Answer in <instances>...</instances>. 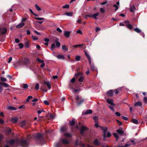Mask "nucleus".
<instances>
[{"label": "nucleus", "mask_w": 147, "mask_h": 147, "mask_svg": "<svg viewBox=\"0 0 147 147\" xmlns=\"http://www.w3.org/2000/svg\"><path fill=\"white\" fill-rule=\"evenodd\" d=\"M109 107L112 111H114L115 109L113 107L109 105Z\"/></svg>", "instance_id": "obj_59"}, {"label": "nucleus", "mask_w": 147, "mask_h": 147, "mask_svg": "<svg viewBox=\"0 0 147 147\" xmlns=\"http://www.w3.org/2000/svg\"><path fill=\"white\" fill-rule=\"evenodd\" d=\"M2 82H6L7 80L5 78L1 77L0 78Z\"/></svg>", "instance_id": "obj_46"}, {"label": "nucleus", "mask_w": 147, "mask_h": 147, "mask_svg": "<svg viewBox=\"0 0 147 147\" xmlns=\"http://www.w3.org/2000/svg\"><path fill=\"white\" fill-rule=\"evenodd\" d=\"M84 99H82L80 100L79 101H77L76 102L77 105H81L84 101Z\"/></svg>", "instance_id": "obj_20"}, {"label": "nucleus", "mask_w": 147, "mask_h": 147, "mask_svg": "<svg viewBox=\"0 0 147 147\" xmlns=\"http://www.w3.org/2000/svg\"><path fill=\"white\" fill-rule=\"evenodd\" d=\"M75 86L76 87L74 88V92L77 93L80 89L79 88V86H77V87L76 86Z\"/></svg>", "instance_id": "obj_31"}, {"label": "nucleus", "mask_w": 147, "mask_h": 147, "mask_svg": "<svg viewBox=\"0 0 147 147\" xmlns=\"http://www.w3.org/2000/svg\"><path fill=\"white\" fill-rule=\"evenodd\" d=\"M25 24L24 23H21L18 24L16 26L17 28H20L23 27L24 25Z\"/></svg>", "instance_id": "obj_18"}, {"label": "nucleus", "mask_w": 147, "mask_h": 147, "mask_svg": "<svg viewBox=\"0 0 147 147\" xmlns=\"http://www.w3.org/2000/svg\"><path fill=\"white\" fill-rule=\"evenodd\" d=\"M100 128L101 130L103 131L104 140H105L106 138V134L107 130V128L106 127H103L102 126H100Z\"/></svg>", "instance_id": "obj_6"}, {"label": "nucleus", "mask_w": 147, "mask_h": 147, "mask_svg": "<svg viewBox=\"0 0 147 147\" xmlns=\"http://www.w3.org/2000/svg\"><path fill=\"white\" fill-rule=\"evenodd\" d=\"M135 9V7L134 5L130 6V11L131 12H134V9Z\"/></svg>", "instance_id": "obj_24"}, {"label": "nucleus", "mask_w": 147, "mask_h": 147, "mask_svg": "<svg viewBox=\"0 0 147 147\" xmlns=\"http://www.w3.org/2000/svg\"><path fill=\"white\" fill-rule=\"evenodd\" d=\"M131 122L133 123L137 124H138V122L137 120L135 119H132L131 120Z\"/></svg>", "instance_id": "obj_27"}, {"label": "nucleus", "mask_w": 147, "mask_h": 147, "mask_svg": "<svg viewBox=\"0 0 147 147\" xmlns=\"http://www.w3.org/2000/svg\"><path fill=\"white\" fill-rule=\"evenodd\" d=\"M56 43V46L57 47H59L61 45L59 42L57 41V40H56L55 41Z\"/></svg>", "instance_id": "obj_34"}, {"label": "nucleus", "mask_w": 147, "mask_h": 147, "mask_svg": "<svg viewBox=\"0 0 147 147\" xmlns=\"http://www.w3.org/2000/svg\"><path fill=\"white\" fill-rule=\"evenodd\" d=\"M69 125L72 126L74 125V118L72 119L71 121H69Z\"/></svg>", "instance_id": "obj_38"}, {"label": "nucleus", "mask_w": 147, "mask_h": 147, "mask_svg": "<svg viewBox=\"0 0 147 147\" xmlns=\"http://www.w3.org/2000/svg\"><path fill=\"white\" fill-rule=\"evenodd\" d=\"M83 46V44H80V45H74V48H77V47H79L80 48H81Z\"/></svg>", "instance_id": "obj_30"}, {"label": "nucleus", "mask_w": 147, "mask_h": 147, "mask_svg": "<svg viewBox=\"0 0 147 147\" xmlns=\"http://www.w3.org/2000/svg\"><path fill=\"white\" fill-rule=\"evenodd\" d=\"M40 89L41 90L45 92H47V90L46 88L44 87V86H42V87H41L40 88Z\"/></svg>", "instance_id": "obj_40"}, {"label": "nucleus", "mask_w": 147, "mask_h": 147, "mask_svg": "<svg viewBox=\"0 0 147 147\" xmlns=\"http://www.w3.org/2000/svg\"><path fill=\"white\" fill-rule=\"evenodd\" d=\"M32 39L34 40H38V38L34 36L33 35L32 36Z\"/></svg>", "instance_id": "obj_57"}, {"label": "nucleus", "mask_w": 147, "mask_h": 147, "mask_svg": "<svg viewBox=\"0 0 147 147\" xmlns=\"http://www.w3.org/2000/svg\"><path fill=\"white\" fill-rule=\"evenodd\" d=\"M26 123V122L25 121H23L21 123L20 125L22 127H23L25 125Z\"/></svg>", "instance_id": "obj_36"}, {"label": "nucleus", "mask_w": 147, "mask_h": 147, "mask_svg": "<svg viewBox=\"0 0 147 147\" xmlns=\"http://www.w3.org/2000/svg\"><path fill=\"white\" fill-rule=\"evenodd\" d=\"M92 111L91 109H87L86 111L84 112V114L87 115L89 114H91L92 113Z\"/></svg>", "instance_id": "obj_17"}, {"label": "nucleus", "mask_w": 147, "mask_h": 147, "mask_svg": "<svg viewBox=\"0 0 147 147\" xmlns=\"http://www.w3.org/2000/svg\"><path fill=\"white\" fill-rule=\"evenodd\" d=\"M74 83V77L71 79V82L69 83V88L72 90V92L74 93V88L73 84Z\"/></svg>", "instance_id": "obj_7"}, {"label": "nucleus", "mask_w": 147, "mask_h": 147, "mask_svg": "<svg viewBox=\"0 0 147 147\" xmlns=\"http://www.w3.org/2000/svg\"><path fill=\"white\" fill-rule=\"evenodd\" d=\"M8 142L11 146L13 147H17L19 145L22 147H28V143L26 140L22 139L20 140L18 139H11Z\"/></svg>", "instance_id": "obj_1"}, {"label": "nucleus", "mask_w": 147, "mask_h": 147, "mask_svg": "<svg viewBox=\"0 0 147 147\" xmlns=\"http://www.w3.org/2000/svg\"><path fill=\"white\" fill-rule=\"evenodd\" d=\"M142 105V103L139 101L136 102L135 103L134 105L135 107L136 106H140Z\"/></svg>", "instance_id": "obj_29"}, {"label": "nucleus", "mask_w": 147, "mask_h": 147, "mask_svg": "<svg viewBox=\"0 0 147 147\" xmlns=\"http://www.w3.org/2000/svg\"><path fill=\"white\" fill-rule=\"evenodd\" d=\"M113 94V93L112 90H111L107 93V95L108 96H112Z\"/></svg>", "instance_id": "obj_15"}, {"label": "nucleus", "mask_w": 147, "mask_h": 147, "mask_svg": "<svg viewBox=\"0 0 147 147\" xmlns=\"http://www.w3.org/2000/svg\"><path fill=\"white\" fill-rule=\"evenodd\" d=\"M23 88L24 89L27 88L28 87V85L27 84H24L23 85Z\"/></svg>", "instance_id": "obj_56"}, {"label": "nucleus", "mask_w": 147, "mask_h": 147, "mask_svg": "<svg viewBox=\"0 0 147 147\" xmlns=\"http://www.w3.org/2000/svg\"><path fill=\"white\" fill-rule=\"evenodd\" d=\"M116 132L121 135H123L124 133V131L121 128L117 129Z\"/></svg>", "instance_id": "obj_11"}, {"label": "nucleus", "mask_w": 147, "mask_h": 147, "mask_svg": "<svg viewBox=\"0 0 147 147\" xmlns=\"http://www.w3.org/2000/svg\"><path fill=\"white\" fill-rule=\"evenodd\" d=\"M67 127L66 126H62L60 128V131L63 134L65 132H66L67 130Z\"/></svg>", "instance_id": "obj_10"}, {"label": "nucleus", "mask_w": 147, "mask_h": 147, "mask_svg": "<svg viewBox=\"0 0 147 147\" xmlns=\"http://www.w3.org/2000/svg\"><path fill=\"white\" fill-rule=\"evenodd\" d=\"M39 84L38 83H37L35 86V88L36 90H38L39 89Z\"/></svg>", "instance_id": "obj_51"}, {"label": "nucleus", "mask_w": 147, "mask_h": 147, "mask_svg": "<svg viewBox=\"0 0 147 147\" xmlns=\"http://www.w3.org/2000/svg\"><path fill=\"white\" fill-rule=\"evenodd\" d=\"M134 31L138 33H140L141 32V30L138 28H134Z\"/></svg>", "instance_id": "obj_22"}, {"label": "nucleus", "mask_w": 147, "mask_h": 147, "mask_svg": "<svg viewBox=\"0 0 147 147\" xmlns=\"http://www.w3.org/2000/svg\"><path fill=\"white\" fill-rule=\"evenodd\" d=\"M44 84L46 85L47 86V87L49 89H51V85L50 83L49 82L44 81Z\"/></svg>", "instance_id": "obj_14"}, {"label": "nucleus", "mask_w": 147, "mask_h": 147, "mask_svg": "<svg viewBox=\"0 0 147 147\" xmlns=\"http://www.w3.org/2000/svg\"><path fill=\"white\" fill-rule=\"evenodd\" d=\"M62 135L64 136L67 138H71L73 136L72 134L67 132H65Z\"/></svg>", "instance_id": "obj_9"}, {"label": "nucleus", "mask_w": 147, "mask_h": 147, "mask_svg": "<svg viewBox=\"0 0 147 147\" xmlns=\"http://www.w3.org/2000/svg\"><path fill=\"white\" fill-rule=\"evenodd\" d=\"M84 52L85 55L87 57L88 59L90 58V57L89 54L88 53H87L86 52V51H84Z\"/></svg>", "instance_id": "obj_47"}, {"label": "nucleus", "mask_w": 147, "mask_h": 147, "mask_svg": "<svg viewBox=\"0 0 147 147\" xmlns=\"http://www.w3.org/2000/svg\"><path fill=\"white\" fill-rule=\"evenodd\" d=\"M93 119L94 120L96 123H97L98 119V117L96 116H94L93 117Z\"/></svg>", "instance_id": "obj_45"}, {"label": "nucleus", "mask_w": 147, "mask_h": 147, "mask_svg": "<svg viewBox=\"0 0 147 147\" xmlns=\"http://www.w3.org/2000/svg\"><path fill=\"white\" fill-rule=\"evenodd\" d=\"M74 145L76 146L82 145V147H94L91 146L89 144L85 145V144H82L80 140L77 139L76 142L74 143Z\"/></svg>", "instance_id": "obj_5"}, {"label": "nucleus", "mask_w": 147, "mask_h": 147, "mask_svg": "<svg viewBox=\"0 0 147 147\" xmlns=\"http://www.w3.org/2000/svg\"><path fill=\"white\" fill-rule=\"evenodd\" d=\"M111 136V134L110 133V132H109L107 133V136H106V137H110Z\"/></svg>", "instance_id": "obj_61"}, {"label": "nucleus", "mask_w": 147, "mask_h": 147, "mask_svg": "<svg viewBox=\"0 0 147 147\" xmlns=\"http://www.w3.org/2000/svg\"><path fill=\"white\" fill-rule=\"evenodd\" d=\"M28 63V60L26 58H24V59H22L19 60L16 63V65H23L27 64Z\"/></svg>", "instance_id": "obj_4"}, {"label": "nucleus", "mask_w": 147, "mask_h": 147, "mask_svg": "<svg viewBox=\"0 0 147 147\" xmlns=\"http://www.w3.org/2000/svg\"><path fill=\"white\" fill-rule=\"evenodd\" d=\"M60 33H61L62 31L59 28H58L56 29Z\"/></svg>", "instance_id": "obj_64"}, {"label": "nucleus", "mask_w": 147, "mask_h": 147, "mask_svg": "<svg viewBox=\"0 0 147 147\" xmlns=\"http://www.w3.org/2000/svg\"><path fill=\"white\" fill-rule=\"evenodd\" d=\"M60 141L61 143L58 142L55 145V147H63L62 144L67 145L69 144V141L66 139L61 138L60 140Z\"/></svg>", "instance_id": "obj_3"}, {"label": "nucleus", "mask_w": 147, "mask_h": 147, "mask_svg": "<svg viewBox=\"0 0 147 147\" xmlns=\"http://www.w3.org/2000/svg\"><path fill=\"white\" fill-rule=\"evenodd\" d=\"M88 130V128L87 127L84 126H82L80 130L81 134L82 135H83L84 134V131L87 130Z\"/></svg>", "instance_id": "obj_8"}, {"label": "nucleus", "mask_w": 147, "mask_h": 147, "mask_svg": "<svg viewBox=\"0 0 147 147\" xmlns=\"http://www.w3.org/2000/svg\"><path fill=\"white\" fill-rule=\"evenodd\" d=\"M82 75V74L80 72H78L77 74H75V77L76 78H78L79 76Z\"/></svg>", "instance_id": "obj_50"}, {"label": "nucleus", "mask_w": 147, "mask_h": 147, "mask_svg": "<svg viewBox=\"0 0 147 147\" xmlns=\"http://www.w3.org/2000/svg\"><path fill=\"white\" fill-rule=\"evenodd\" d=\"M107 102L110 105H115L114 103L113 102V100L112 99H108L107 100Z\"/></svg>", "instance_id": "obj_19"}, {"label": "nucleus", "mask_w": 147, "mask_h": 147, "mask_svg": "<svg viewBox=\"0 0 147 147\" xmlns=\"http://www.w3.org/2000/svg\"><path fill=\"white\" fill-rule=\"evenodd\" d=\"M18 120V118L17 117L12 118L11 119L12 122L14 123H16Z\"/></svg>", "instance_id": "obj_23"}, {"label": "nucleus", "mask_w": 147, "mask_h": 147, "mask_svg": "<svg viewBox=\"0 0 147 147\" xmlns=\"http://www.w3.org/2000/svg\"><path fill=\"white\" fill-rule=\"evenodd\" d=\"M80 56L79 55L77 56L75 58V59L76 61H78L80 60Z\"/></svg>", "instance_id": "obj_39"}, {"label": "nucleus", "mask_w": 147, "mask_h": 147, "mask_svg": "<svg viewBox=\"0 0 147 147\" xmlns=\"http://www.w3.org/2000/svg\"><path fill=\"white\" fill-rule=\"evenodd\" d=\"M35 138L37 143L39 144H42L45 142L44 138L41 134L37 133L35 137Z\"/></svg>", "instance_id": "obj_2"}, {"label": "nucleus", "mask_w": 147, "mask_h": 147, "mask_svg": "<svg viewBox=\"0 0 147 147\" xmlns=\"http://www.w3.org/2000/svg\"><path fill=\"white\" fill-rule=\"evenodd\" d=\"M36 61L40 63H42L44 62V61L43 60H41L40 59L37 58L36 59Z\"/></svg>", "instance_id": "obj_41"}, {"label": "nucleus", "mask_w": 147, "mask_h": 147, "mask_svg": "<svg viewBox=\"0 0 147 147\" xmlns=\"http://www.w3.org/2000/svg\"><path fill=\"white\" fill-rule=\"evenodd\" d=\"M19 46L20 49L23 48L24 46L23 44L21 43H20L19 44Z\"/></svg>", "instance_id": "obj_55"}, {"label": "nucleus", "mask_w": 147, "mask_h": 147, "mask_svg": "<svg viewBox=\"0 0 147 147\" xmlns=\"http://www.w3.org/2000/svg\"><path fill=\"white\" fill-rule=\"evenodd\" d=\"M56 46L54 43L52 44L51 47V49L52 50H53L55 48Z\"/></svg>", "instance_id": "obj_49"}, {"label": "nucleus", "mask_w": 147, "mask_h": 147, "mask_svg": "<svg viewBox=\"0 0 147 147\" xmlns=\"http://www.w3.org/2000/svg\"><path fill=\"white\" fill-rule=\"evenodd\" d=\"M114 136L116 138L117 141L118 140L119 136L116 133H114L113 134Z\"/></svg>", "instance_id": "obj_33"}, {"label": "nucleus", "mask_w": 147, "mask_h": 147, "mask_svg": "<svg viewBox=\"0 0 147 147\" xmlns=\"http://www.w3.org/2000/svg\"><path fill=\"white\" fill-rule=\"evenodd\" d=\"M35 19L38 20H45V18H34Z\"/></svg>", "instance_id": "obj_53"}, {"label": "nucleus", "mask_w": 147, "mask_h": 147, "mask_svg": "<svg viewBox=\"0 0 147 147\" xmlns=\"http://www.w3.org/2000/svg\"><path fill=\"white\" fill-rule=\"evenodd\" d=\"M0 84L5 87H9L10 86L7 83L2 82H0Z\"/></svg>", "instance_id": "obj_16"}, {"label": "nucleus", "mask_w": 147, "mask_h": 147, "mask_svg": "<svg viewBox=\"0 0 147 147\" xmlns=\"http://www.w3.org/2000/svg\"><path fill=\"white\" fill-rule=\"evenodd\" d=\"M35 7L36 9L38 11H40L41 10V8L38 6L37 4L35 5Z\"/></svg>", "instance_id": "obj_48"}, {"label": "nucleus", "mask_w": 147, "mask_h": 147, "mask_svg": "<svg viewBox=\"0 0 147 147\" xmlns=\"http://www.w3.org/2000/svg\"><path fill=\"white\" fill-rule=\"evenodd\" d=\"M100 12L102 13H103L105 12V10L104 8H100Z\"/></svg>", "instance_id": "obj_52"}, {"label": "nucleus", "mask_w": 147, "mask_h": 147, "mask_svg": "<svg viewBox=\"0 0 147 147\" xmlns=\"http://www.w3.org/2000/svg\"><path fill=\"white\" fill-rule=\"evenodd\" d=\"M73 13L72 12H66L65 13V15L67 16H73Z\"/></svg>", "instance_id": "obj_32"}, {"label": "nucleus", "mask_w": 147, "mask_h": 147, "mask_svg": "<svg viewBox=\"0 0 147 147\" xmlns=\"http://www.w3.org/2000/svg\"><path fill=\"white\" fill-rule=\"evenodd\" d=\"M7 109L10 110H16L17 109L16 108L11 106H9L7 107Z\"/></svg>", "instance_id": "obj_21"}, {"label": "nucleus", "mask_w": 147, "mask_h": 147, "mask_svg": "<svg viewBox=\"0 0 147 147\" xmlns=\"http://www.w3.org/2000/svg\"><path fill=\"white\" fill-rule=\"evenodd\" d=\"M94 144L96 146H99L100 145V143L97 139H96L93 142Z\"/></svg>", "instance_id": "obj_12"}, {"label": "nucleus", "mask_w": 147, "mask_h": 147, "mask_svg": "<svg viewBox=\"0 0 147 147\" xmlns=\"http://www.w3.org/2000/svg\"><path fill=\"white\" fill-rule=\"evenodd\" d=\"M122 117V119L125 120L127 121L128 120V118L127 117L123 116Z\"/></svg>", "instance_id": "obj_62"}, {"label": "nucleus", "mask_w": 147, "mask_h": 147, "mask_svg": "<svg viewBox=\"0 0 147 147\" xmlns=\"http://www.w3.org/2000/svg\"><path fill=\"white\" fill-rule=\"evenodd\" d=\"M32 98V96H28V97L27 98V99H26V101L27 102H28L30 100V99H31Z\"/></svg>", "instance_id": "obj_54"}, {"label": "nucleus", "mask_w": 147, "mask_h": 147, "mask_svg": "<svg viewBox=\"0 0 147 147\" xmlns=\"http://www.w3.org/2000/svg\"><path fill=\"white\" fill-rule=\"evenodd\" d=\"M62 49L63 50L65 51H66L68 49L67 48L66 46L63 45L62 46Z\"/></svg>", "instance_id": "obj_37"}, {"label": "nucleus", "mask_w": 147, "mask_h": 147, "mask_svg": "<svg viewBox=\"0 0 147 147\" xmlns=\"http://www.w3.org/2000/svg\"><path fill=\"white\" fill-rule=\"evenodd\" d=\"M90 69L92 71L94 72H97L96 68L94 66L93 64H91Z\"/></svg>", "instance_id": "obj_13"}, {"label": "nucleus", "mask_w": 147, "mask_h": 147, "mask_svg": "<svg viewBox=\"0 0 147 147\" xmlns=\"http://www.w3.org/2000/svg\"><path fill=\"white\" fill-rule=\"evenodd\" d=\"M84 78L83 76H81L78 79V81L80 82H83Z\"/></svg>", "instance_id": "obj_28"}, {"label": "nucleus", "mask_w": 147, "mask_h": 147, "mask_svg": "<svg viewBox=\"0 0 147 147\" xmlns=\"http://www.w3.org/2000/svg\"><path fill=\"white\" fill-rule=\"evenodd\" d=\"M99 15V13L97 12L96 13L94 14L92 16V18H93L94 19L97 20V19L96 17Z\"/></svg>", "instance_id": "obj_25"}, {"label": "nucleus", "mask_w": 147, "mask_h": 147, "mask_svg": "<svg viewBox=\"0 0 147 147\" xmlns=\"http://www.w3.org/2000/svg\"><path fill=\"white\" fill-rule=\"evenodd\" d=\"M115 114L117 116L120 117L121 116L120 113L117 112H115Z\"/></svg>", "instance_id": "obj_60"}, {"label": "nucleus", "mask_w": 147, "mask_h": 147, "mask_svg": "<svg viewBox=\"0 0 147 147\" xmlns=\"http://www.w3.org/2000/svg\"><path fill=\"white\" fill-rule=\"evenodd\" d=\"M70 32H69L65 31L64 33V35L67 37H69Z\"/></svg>", "instance_id": "obj_26"}, {"label": "nucleus", "mask_w": 147, "mask_h": 147, "mask_svg": "<svg viewBox=\"0 0 147 147\" xmlns=\"http://www.w3.org/2000/svg\"><path fill=\"white\" fill-rule=\"evenodd\" d=\"M76 32L77 33L80 34H82V32L80 30H78Z\"/></svg>", "instance_id": "obj_63"}, {"label": "nucleus", "mask_w": 147, "mask_h": 147, "mask_svg": "<svg viewBox=\"0 0 147 147\" xmlns=\"http://www.w3.org/2000/svg\"><path fill=\"white\" fill-rule=\"evenodd\" d=\"M69 7V5L68 4H66L65 5H64L62 6V7L63 9L65 8H68Z\"/></svg>", "instance_id": "obj_44"}, {"label": "nucleus", "mask_w": 147, "mask_h": 147, "mask_svg": "<svg viewBox=\"0 0 147 147\" xmlns=\"http://www.w3.org/2000/svg\"><path fill=\"white\" fill-rule=\"evenodd\" d=\"M126 26L130 30H131L133 28L132 26L130 24H127Z\"/></svg>", "instance_id": "obj_35"}, {"label": "nucleus", "mask_w": 147, "mask_h": 147, "mask_svg": "<svg viewBox=\"0 0 147 147\" xmlns=\"http://www.w3.org/2000/svg\"><path fill=\"white\" fill-rule=\"evenodd\" d=\"M24 45L26 48H28L29 46V43L28 41H26L24 44Z\"/></svg>", "instance_id": "obj_43"}, {"label": "nucleus", "mask_w": 147, "mask_h": 147, "mask_svg": "<svg viewBox=\"0 0 147 147\" xmlns=\"http://www.w3.org/2000/svg\"><path fill=\"white\" fill-rule=\"evenodd\" d=\"M43 103L44 104L47 105H49V102L47 100H44L43 101Z\"/></svg>", "instance_id": "obj_58"}, {"label": "nucleus", "mask_w": 147, "mask_h": 147, "mask_svg": "<svg viewBox=\"0 0 147 147\" xmlns=\"http://www.w3.org/2000/svg\"><path fill=\"white\" fill-rule=\"evenodd\" d=\"M57 57L59 59H64V56L63 55H57Z\"/></svg>", "instance_id": "obj_42"}]
</instances>
